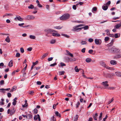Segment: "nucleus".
<instances>
[{"instance_id": "a878e982", "label": "nucleus", "mask_w": 121, "mask_h": 121, "mask_svg": "<svg viewBox=\"0 0 121 121\" xmlns=\"http://www.w3.org/2000/svg\"><path fill=\"white\" fill-rule=\"evenodd\" d=\"M30 38L32 39H35V36L34 35H30L29 36Z\"/></svg>"}, {"instance_id": "7ed1b4c3", "label": "nucleus", "mask_w": 121, "mask_h": 121, "mask_svg": "<svg viewBox=\"0 0 121 121\" xmlns=\"http://www.w3.org/2000/svg\"><path fill=\"white\" fill-rule=\"evenodd\" d=\"M100 65L103 66L104 67L107 69H108L111 70H114V68H111L109 67L106 65L105 64L104 62L101 61L100 62Z\"/></svg>"}, {"instance_id": "49530a36", "label": "nucleus", "mask_w": 121, "mask_h": 121, "mask_svg": "<svg viewBox=\"0 0 121 121\" xmlns=\"http://www.w3.org/2000/svg\"><path fill=\"white\" fill-rule=\"evenodd\" d=\"M78 116L77 115H76V117L74 120V121H77Z\"/></svg>"}, {"instance_id": "5fc2aeb1", "label": "nucleus", "mask_w": 121, "mask_h": 121, "mask_svg": "<svg viewBox=\"0 0 121 121\" xmlns=\"http://www.w3.org/2000/svg\"><path fill=\"white\" fill-rule=\"evenodd\" d=\"M4 81L3 80H1L0 82V83L1 85H2L4 84Z\"/></svg>"}, {"instance_id": "774afa93", "label": "nucleus", "mask_w": 121, "mask_h": 121, "mask_svg": "<svg viewBox=\"0 0 121 121\" xmlns=\"http://www.w3.org/2000/svg\"><path fill=\"white\" fill-rule=\"evenodd\" d=\"M56 105H55V104H54L53 106V109H55L56 108Z\"/></svg>"}, {"instance_id": "0eeeda50", "label": "nucleus", "mask_w": 121, "mask_h": 121, "mask_svg": "<svg viewBox=\"0 0 121 121\" xmlns=\"http://www.w3.org/2000/svg\"><path fill=\"white\" fill-rule=\"evenodd\" d=\"M115 40V39H112L111 40V42L107 45V46L108 47H110L112 46L113 45Z\"/></svg>"}, {"instance_id": "c756f323", "label": "nucleus", "mask_w": 121, "mask_h": 121, "mask_svg": "<svg viewBox=\"0 0 121 121\" xmlns=\"http://www.w3.org/2000/svg\"><path fill=\"white\" fill-rule=\"evenodd\" d=\"M74 69L75 70V71L77 72H79V69L78 68V67L77 66H76L74 68Z\"/></svg>"}, {"instance_id": "a18cd8bd", "label": "nucleus", "mask_w": 121, "mask_h": 121, "mask_svg": "<svg viewBox=\"0 0 121 121\" xmlns=\"http://www.w3.org/2000/svg\"><path fill=\"white\" fill-rule=\"evenodd\" d=\"M62 35L63 36H64L65 37H67V38H68L69 37V36H68L67 35H65V34H62Z\"/></svg>"}, {"instance_id": "09e8293b", "label": "nucleus", "mask_w": 121, "mask_h": 121, "mask_svg": "<svg viewBox=\"0 0 121 121\" xmlns=\"http://www.w3.org/2000/svg\"><path fill=\"white\" fill-rule=\"evenodd\" d=\"M17 101H15L14 100V101H13V102L12 104L13 105L15 106L16 104Z\"/></svg>"}, {"instance_id": "aec40b11", "label": "nucleus", "mask_w": 121, "mask_h": 121, "mask_svg": "<svg viewBox=\"0 0 121 121\" xmlns=\"http://www.w3.org/2000/svg\"><path fill=\"white\" fill-rule=\"evenodd\" d=\"M121 26V23L118 24H116L115 26V27L116 29H118Z\"/></svg>"}, {"instance_id": "9d476101", "label": "nucleus", "mask_w": 121, "mask_h": 121, "mask_svg": "<svg viewBox=\"0 0 121 121\" xmlns=\"http://www.w3.org/2000/svg\"><path fill=\"white\" fill-rule=\"evenodd\" d=\"M38 119L39 121H40L41 119L39 115L38 114L37 115L35 116L34 117V119L35 120H37Z\"/></svg>"}, {"instance_id": "864d4df0", "label": "nucleus", "mask_w": 121, "mask_h": 121, "mask_svg": "<svg viewBox=\"0 0 121 121\" xmlns=\"http://www.w3.org/2000/svg\"><path fill=\"white\" fill-rule=\"evenodd\" d=\"M38 63V61L37 60L35 62H33V64L34 65H36Z\"/></svg>"}, {"instance_id": "0e129e2a", "label": "nucleus", "mask_w": 121, "mask_h": 121, "mask_svg": "<svg viewBox=\"0 0 121 121\" xmlns=\"http://www.w3.org/2000/svg\"><path fill=\"white\" fill-rule=\"evenodd\" d=\"M83 26V25H78L76 26H75V27H81L82 26Z\"/></svg>"}, {"instance_id": "c9c22d12", "label": "nucleus", "mask_w": 121, "mask_h": 121, "mask_svg": "<svg viewBox=\"0 0 121 121\" xmlns=\"http://www.w3.org/2000/svg\"><path fill=\"white\" fill-rule=\"evenodd\" d=\"M48 54V53H45L43 55L42 57V58H44V57H45L46 56H47V55Z\"/></svg>"}, {"instance_id": "13d9d810", "label": "nucleus", "mask_w": 121, "mask_h": 121, "mask_svg": "<svg viewBox=\"0 0 121 121\" xmlns=\"http://www.w3.org/2000/svg\"><path fill=\"white\" fill-rule=\"evenodd\" d=\"M86 49L85 48H83L81 50L82 52V53H84L85 52Z\"/></svg>"}, {"instance_id": "6ab92c4d", "label": "nucleus", "mask_w": 121, "mask_h": 121, "mask_svg": "<svg viewBox=\"0 0 121 121\" xmlns=\"http://www.w3.org/2000/svg\"><path fill=\"white\" fill-rule=\"evenodd\" d=\"M115 73L117 76L121 77V72H115Z\"/></svg>"}, {"instance_id": "a19ab883", "label": "nucleus", "mask_w": 121, "mask_h": 121, "mask_svg": "<svg viewBox=\"0 0 121 121\" xmlns=\"http://www.w3.org/2000/svg\"><path fill=\"white\" fill-rule=\"evenodd\" d=\"M52 120L51 121H56V118H55L54 116H53L52 117Z\"/></svg>"}, {"instance_id": "f03ea898", "label": "nucleus", "mask_w": 121, "mask_h": 121, "mask_svg": "<svg viewBox=\"0 0 121 121\" xmlns=\"http://www.w3.org/2000/svg\"><path fill=\"white\" fill-rule=\"evenodd\" d=\"M70 15L68 14H65L60 17V19L61 20H64L68 19L70 17Z\"/></svg>"}, {"instance_id": "473e14b6", "label": "nucleus", "mask_w": 121, "mask_h": 121, "mask_svg": "<svg viewBox=\"0 0 121 121\" xmlns=\"http://www.w3.org/2000/svg\"><path fill=\"white\" fill-rule=\"evenodd\" d=\"M34 113L35 114H36L38 112V110L37 109L35 108L33 110Z\"/></svg>"}, {"instance_id": "2f4dec72", "label": "nucleus", "mask_w": 121, "mask_h": 121, "mask_svg": "<svg viewBox=\"0 0 121 121\" xmlns=\"http://www.w3.org/2000/svg\"><path fill=\"white\" fill-rule=\"evenodd\" d=\"M65 73V72L64 71H59V73L60 75L64 74Z\"/></svg>"}, {"instance_id": "393cba45", "label": "nucleus", "mask_w": 121, "mask_h": 121, "mask_svg": "<svg viewBox=\"0 0 121 121\" xmlns=\"http://www.w3.org/2000/svg\"><path fill=\"white\" fill-rule=\"evenodd\" d=\"M28 116L27 117V119H30L32 118V115L30 114H28L27 115Z\"/></svg>"}, {"instance_id": "e433bc0d", "label": "nucleus", "mask_w": 121, "mask_h": 121, "mask_svg": "<svg viewBox=\"0 0 121 121\" xmlns=\"http://www.w3.org/2000/svg\"><path fill=\"white\" fill-rule=\"evenodd\" d=\"M82 28H83L85 30H86V29H88V26H84L83 27H82Z\"/></svg>"}, {"instance_id": "bf43d9fd", "label": "nucleus", "mask_w": 121, "mask_h": 121, "mask_svg": "<svg viewBox=\"0 0 121 121\" xmlns=\"http://www.w3.org/2000/svg\"><path fill=\"white\" fill-rule=\"evenodd\" d=\"M108 117L106 115L105 116V118L103 119V121H105L106 120L107 118Z\"/></svg>"}, {"instance_id": "a211bd4d", "label": "nucleus", "mask_w": 121, "mask_h": 121, "mask_svg": "<svg viewBox=\"0 0 121 121\" xmlns=\"http://www.w3.org/2000/svg\"><path fill=\"white\" fill-rule=\"evenodd\" d=\"M13 61L12 60L9 62L8 65L9 67H11L13 65Z\"/></svg>"}, {"instance_id": "6e6552de", "label": "nucleus", "mask_w": 121, "mask_h": 121, "mask_svg": "<svg viewBox=\"0 0 121 121\" xmlns=\"http://www.w3.org/2000/svg\"><path fill=\"white\" fill-rule=\"evenodd\" d=\"M103 75L105 77L107 78H110L111 77V75L108 73H105L103 72Z\"/></svg>"}, {"instance_id": "dca6fc26", "label": "nucleus", "mask_w": 121, "mask_h": 121, "mask_svg": "<svg viewBox=\"0 0 121 121\" xmlns=\"http://www.w3.org/2000/svg\"><path fill=\"white\" fill-rule=\"evenodd\" d=\"M17 87L15 86H14L13 87L11 90V91H10V92H12L13 91H15L16 90V89Z\"/></svg>"}, {"instance_id": "4c0bfd02", "label": "nucleus", "mask_w": 121, "mask_h": 121, "mask_svg": "<svg viewBox=\"0 0 121 121\" xmlns=\"http://www.w3.org/2000/svg\"><path fill=\"white\" fill-rule=\"evenodd\" d=\"M20 53L18 52H17L16 53V57H18L20 56Z\"/></svg>"}, {"instance_id": "de8ad7c7", "label": "nucleus", "mask_w": 121, "mask_h": 121, "mask_svg": "<svg viewBox=\"0 0 121 121\" xmlns=\"http://www.w3.org/2000/svg\"><path fill=\"white\" fill-rule=\"evenodd\" d=\"M80 105V102H78L76 104V107L77 108H78L79 106Z\"/></svg>"}, {"instance_id": "cd10ccee", "label": "nucleus", "mask_w": 121, "mask_h": 121, "mask_svg": "<svg viewBox=\"0 0 121 121\" xmlns=\"http://www.w3.org/2000/svg\"><path fill=\"white\" fill-rule=\"evenodd\" d=\"M86 61L87 63H89L91 61V59L89 58H87L86 59Z\"/></svg>"}, {"instance_id": "f3484780", "label": "nucleus", "mask_w": 121, "mask_h": 121, "mask_svg": "<svg viewBox=\"0 0 121 121\" xmlns=\"http://www.w3.org/2000/svg\"><path fill=\"white\" fill-rule=\"evenodd\" d=\"M15 109L14 108H13L12 110H11L10 113V115H12L15 112Z\"/></svg>"}, {"instance_id": "680f3d73", "label": "nucleus", "mask_w": 121, "mask_h": 121, "mask_svg": "<svg viewBox=\"0 0 121 121\" xmlns=\"http://www.w3.org/2000/svg\"><path fill=\"white\" fill-rule=\"evenodd\" d=\"M114 35L113 34H110L109 35V36L111 37H114Z\"/></svg>"}, {"instance_id": "20e7f679", "label": "nucleus", "mask_w": 121, "mask_h": 121, "mask_svg": "<svg viewBox=\"0 0 121 121\" xmlns=\"http://www.w3.org/2000/svg\"><path fill=\"white\" fill-rule=\"evenodd\" d=\"M95 42L96 44L100 45L102 43L101 40L100 39H96L95 40Z\"/></svg>"}, {"instance_id": "8fccbe9b", "label": "nucleus", "mask_w": 121, "mask_h": 121, "mask_svg": "<svg viewBox=\"0 0 121 121\" xmlns=\"http://www.w3.org/2000/svg\"><path fill=\"white\" fill-rule=\"evenodd\" d=\"M114 36L115 38H117L119 37V36H118V34L117 33L115 34Z\"/></svg>"}, {"instance_id": "338daca9", "label": "nucleus", "mask_w": 121, "mask_h": 121, "mask_svg": "<svg viewBox=\"0 0 121 121\" xmlns=\"http://www.w3.org/2000/svg\"><path fill=\"white\" fill-rule=\"evenodd\" d=\"M24 23H21V24H19L18 25L19 26H22L23 25H24Z\"/></svg>"}, {"instance_id": "79ce46f5", "label": "nucleus", "mask_w": 121, "mask_h": 121, "mask_svg": "<svg viewBox=\"0 0 121 121\" xmlns=\"http://www.w3.org/2000/svg\"><path fill=\"white\" fill-rule=\"evenodd\" d=\"M9 98L10 97L12 96L11 94L10 93H8L7 94Z\"/></svg>"}, {"instance_id": "6e6d98bb", "label": "nucleus", "mask_w": 121, "mask_h": 121, "mask_svg": "<svg viewBox=\"0 0 121 121\" xmlns=\"http://www.w3.org/2000/svg\"><path fill=\"white\" fill-rule=\"evenodd\" d=\"M27 50L29 51H30L32 50V48L31 47H29L27 49Z\"/></svg>"}, {"instance_id": "72a5a7b5", "label": "nucleus", "mask_w": 121, "mask_h": 121, "mask_svg": "<svg viewBox=\"0 0 121 121\" xmlns=\"http://www.w3.org/2000/svg\"><path fill=\"white\" fill-rule=\"evenodd\" d=\"M81 43L82 45L85 44L86 43V42L85 41H82L81 42Z\"/></svg>"}, {"instance_id": "37998d69", "label": "nucleus", "mask_w": 121, "mask_h": 121, "mask_svg": "<svg viewBox=\"0 0 121 121\" xmlns=\"http://www.w3.org/2000/svg\"><path fill=\"white\" fill-rule=\"evenodd\" d=\"M114 100V99L113 98H112V99H111V100L110 101H109L108 103V104H110Z\"/></svg>"}, {"instance_id": "e2e57ef3", "label": "nucleus", "mask_w": 121, "mask_h": 121, "mask_svg": "<svg viewBox=\"0 0 121 121\" xmlns=\"http://www.w3.org/2000/svg\"><path fill=\"white\" fill-rule=\"evenodd\" d=\"M117 58H120L121 57V55L118 54L117 56Z\"/></svg>"}, {"instance_id": "ea45409f", "label": "nucleus", "mask_w": 121, "mask_h": 121, "mask_svg": "<svg viewBox=\"0 0 121 121\" xmlns=\"http://www.w3.org/2000/svg\"><path fill=\"white\" fill-rule=\"evenodd\" d=\"M21 52L22 53H23L24 52V50L23 48H21L20 49Z\"/></svg>"}, {"instance_id": "c85d7f7f", "label": "nucleus", "mask_w": 121, "mask_h": 121, "mask_svg": "<svg viewBox=\"0 0 121 121\" xmlns=\"http://www.w3.org/2000/svg\"><path fill=\"white\" fill-rule=\"evenodd\" d=\"M56 40L55 39L51 40L50 42V43L51 44H53L55 43Z\"/></svg>"}, {"instance_id": "1a4fd4ad", "label": "nucleus", "mask_w": 121, "mask_h": 121, "mask_svg": "<svg viewBox=\"0 0 121 121\" xmlns=\"http://www.w3.org/2000/svg\"><path fill=\"white\" fill-rule=\"evenodd\" d=\"M108 82L107 81L102 82V84L104 87V88H106V87H107L109 86L108 84Z\"/></svg>"}, {"instance_id": "4be33fe9", "label": "nucleus", "mask_w": 121, "mask_h": 121, "mask_svg": "<svg viewBox=\"0 0 121 121\" xmlns=\"http://www.w3.org/2000/svg\"><path fill=\"white\" fill-rule=\"evenodd\" d=\"M5 40L8 43L10 42V38L9 36H7L5 39Z\"/></svg>"}, {"instance_id": "5701e85b", "label": "nucleus", "mask_w": 121, "mask_h": 121, "mask_svg": "<svg viewBox=\"0 0 121 121\" xmlns=\"http://www.w3.org/2000/svg\"><path fill=\"white\" fill-rule=\"evenodd\" d=\"M52 35L55 36H60V35L59 34H57L55 33H53L52 34Z\"/></svg>"}, {"instance_id": "c03bdc74", "label": "nucleus", "mask_w": 121, "mask_h": 121, "mask_svg": "<svg viewBox=\"0 0 121 121\" xmlns=\"http://www.w3.org/2000/svg\"><path fill=\"white\" fill-rule=\"evenodd\" d=\"M0 91L4 93V91H5V89L4 88H1L0 89Z\"/></svg>"}, {"instance_id": "f8f14e48", "label": "nucleus", "mask_w": 121, "mask_h": 121, "mask_svg": "<svg viewBox=\"0 0 121 121\" xmlns=\"http://www.w3.org/2000/svg\"><path fill=\"white\" fill-rule=\"evenodd\" d=\"M110 63L112 65H115L117 64V61L114 60H112L110 61Z\"/></svg>"}, {"instance_id": "603ef678", "label": "nucleus", "mask_w": 121, "mask_h": 121, "mask_svg": "<svg viewBox=\"0 0 121 121\" xmlns=\"http://www.w3.org/2000/svg\"><path fill=\"white\" fill-rule=\"evenodd\" d=\"M57 64L56 63H54V64H51L50 65V66H54Z\"/></svg>"}, {"instance_id": "69168bd1", "label": "nucleus", "mask_w": 121, "mask_h": 121, "mask_svg": "<svg viewBox=\"0 0 121 121\" xmlns=\"http://www.w3.org/2000/svg\"><path fill=\"white\" fill-rule=\"evenodd\" d=\"M37 83L38 85H40L41 84V83L40 81H37Z\"/></svg>"}, {"instance_id": "ddd939ff", "label": "nucleus", "mask_w": 121, "mask_h": 121, "mask_svg": "<svg viewBox=\"0 0 121 121\" xmlns=\"http://www.w3.org/2000/svg\"><path fill=\"white\" fill-rule=\"evenodd\" d=\"M66 52L67 53V55H69L72 57H73V56L72 54L69 51L66 50Z\"/></svg>"}, {"instance_id": "4d7b16f0", "label": "nucleus", "mask_w": 121, "mask_h": 121, "mask_svg": "<svg viewBox=\"0 0 121 121\" xmlns=\"http://www.w3.org/2000/svg\"><path fill=\"white\" fill-rule=\"evenodd\" d=\"M53 59V58L52 57H50L48 58V60L49 61L52 60Z\"/></svg>"}, {"instance_id": "3c124183", "label": "nucleus", "mask_w": 121, "mask_h": 121, "mask_svg": "<svg viewBox=\"0 0 121 121\" xmlns=\"http://www.w3.org/2000/svg\"><path fill=\"white\" fill-rule=\"evenodd\" d=\"M60 65L61 66H66V65L65 64L62 62L60 63Z\"/></svg>"}, {"instance_id": "052dcab7", "label": "nucleus", "mask_w": 121, "mask_h": 121, "mask_svg": "<svg viewBox=\"0 0 121 121\" xmlns=\"http://www.w3.org/2000/svg\"><path fill=\"white\" fill-rule=\"evenodd\" d=\"M73 9L74 10H76V5H74L73 6Z\"/></svg>"}, {"instance_id": "412c9836", "label": "nucleus", "mask_w": 121, "mask_h": 121, "mask_svg": "<svg viewBox=\"0 0 121 121\" xmlns=\"http://www.w3.org/2000/svg\"><path fill=\"white\" fill-rule=\"evenodd\" d=\"M102 8L104 10H106L107 9L108 7L107 5H103L102 6Z\"/></svg>"}, {"instance_id": "f257e3e1", "label": "nucleus", "mask_w": 121, "mask_h": 121, "mask_svg": "<svg viewBox=\"0 0 121 121\" xmlns=\"http://www.w3.org/2000/svg\"><path fill=\"white\" fill-rule=\"evenodd\" d=\"M108 49L110 52L112 53H117L119 52L120 51L119 49L116 48L114 46L108 47Z\"/></svg>"}, {"instance_id": "39448f33", "label": "nucleus", "mask_w": 121, "mask_h": 121, "mask_svg": "<svg viewBox=\"0 0 121 121\" xmlns=\"http://www.w3.org/2000/svg\"><path fill=\"white\" fill-rule=\"evenodd\" d=\"M14 20L16 21L18 20L20 21H22L23 20V19L19 15L16 16V17L14 18Z\"/></svg>"}, {"instance_id": "b1692460", "label": "nucleus", "mask_w": 121, "mask_h": 121, "mask_svg": "<svg viewBox=\"0 0 121 121\" xmlns=\"http://www.w3.org/2000/svg\"><path fill=\"white\" fill-rule=\"evenodd\" d=\"M98 116L97 113L95 114L94 115H93V118L94 120H97V117Z\"/></svg>"}, {"instance_id": "58836bf2", "label": "nucleus", "mask_w": 121, "mask_h": 121, "mask_svg": "<svg viewBox=\"0 0 121 121\" xmlns=\"http://www.w3.org/2000/svg\"><path fill=\"white\" fill-rule=\"evenodd\" d=\"M27 66V65L26 64V66L24 68V69L22 70V72H24L25 71Z\"/></svg>"}, {"instance_id": "2eb2a0df", "label": "nucleus", "mask_w": 121, "mask_h": 121, "mask_svg": "<svg viewBox=\"0 0 121 121\" xmlns=\"http://www.w3.org/2000/svg\"><path fill=\"white\" fill-rule=\"evenodd\" d=\"M97 8L96 7H95L92 8V12L93 13H95V12L96 11H97Z\"/></svg>"}, {"instance_id": "4468645a", "label": "nucleus", "mask_w": 121, "mask_h": 121, "mask_svg": "<svg viewBox=\"0 0 121 121\" xmlns=\"http://www.w3.org/2000/svg\"><path fill=\"white\" fill-rule=\"evenodd\" d=\"M77 28L75 27V28L73 29V31H79L82 29V28Z\"/></svg>"}, {"instance_id": "9b49d317", "label": "nucleus", "mask_w": 121, "mask_h": 121, "mask_svg": "<svg viewBox=\"0 0 121 121\" xmlns=\"http://www.w3.org/2000/svg\"><path fill=\"white\" fill-rule=\"evenodd\" d=\"M46 31L48 33H51L52 32H56L54 30L52 29H48L46 30Z\"/></svg>"}, {"instance_id": "f704fd0d", "label": "nucleus", "mask_w": 121, "mask_h": 121, "mask_svg": "<svg viewBox=\"0 0 121 121\" xmlns=\"http://www.w3.org/2000/svg\"><path fill=\"white\" fill-rule=\"evenodd\" d=\"M28 8L29 9H33L34 8V6L33 5L31 4Z\"/></svg>"}, {"instance_id": "7c9ffc66", "label": "nucleus", "mask_w": 121, "mask_h": 121, "mask_svg": "<svg viewBox=\"0 0 121 121\" xmlns=\"http://www.w3.org/2000/svg\"><path fill=\"white\" fill-rule=\"evenodd\" d=\"M110 38L108 37H106L105 38L104 40L106 42L108 41L109 39Z\"/></svg>"}, {"instance_id": "bb28decb", "label": "nucleus", "mask_w": 121, "mask_h": 121, "mask_svg": "<svg viewBox=\"0 0 121 121\" xmlns=\"http://www.w3.org/2000/svg\"><path fill=\"white\" fill-rule=\"evenodd\" d=\"M1 100L2 101L0 102V105H3L4 104V103L3 102V101H4V99H1Z\"/></svg>"}, {"instance_id": "423d86ee", "label": "nucleus", "mask_w": 121, "mask_h": 121, "mask_svg": "<svg viewBox=\"0 0 121 121\" xmlns=\"http://www.w3.org/2000/svg\"><path fill=\"white\" fill-rule=\"evenodd\" d=\"M35 18L34 16L32 15H28L25 18L26 19L28 20H33Z\"/></svg>"}]
</instances>
